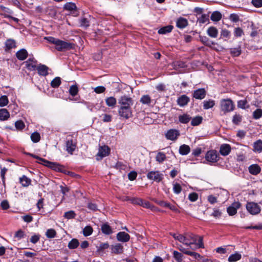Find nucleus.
I'll list each match as a JSON object with an SVG mask.
<instances>
[{"instance_id":"1","label":"nucleus","mask_w":262,"mask_h":262,"mask_svg":"<svg viewBox=\"0 0 262 262\" xmlns=\"http://www.w3.org/2000/svg\"><path fill=\"white\" fill-rule=\"evenodd\" d=\"M43 39L49 43L53 44L55 49L59 52H64L74 48L73 43L52 36H46Z\"/></svg>"},{"instance_id":"2","label":"nucleus","mask_w":262,"mask_h":262,"mask_svg":"<svg viewBox=\"0 0 262 262\" xmlns=\"http://www.w3.org/2000/svg\"><path fill=\"white\" fill-rule=\"evenodd\" d=\"M220 107L224 114L231 112L234 110V105L231 99H222L220 101Z\"/></svg>"},{"instance_id":"3","label":"nucleus","mask_w":262,"mask_h":262,"mask_svg":"<svg viewBox=\"0 0 262 262\" xmlns=\"http://www.w3.org/2000/svg\"><path fill=\"white\" fill-rule=\"evenodd\" d=\"M147 178L148 180L159 183L163 179L164 175L162 172L158 170H152L147 173Z\"/></svg>"},{"instance_id":"4","label":"nucleus","mask_w":262,"mask_h":262,"mask_svg":"<svg viewBox=\"0 0 262 262\" xmlns=\"http://www.w3.org/2000/svg\"><path fill=\"white\" fill-rule=\"evenodd\" d=\"M246 207L247 211L252 215L257 214L261 211L260 206L257 203L253 202H248Z\"/></svg>"},{"instance_id":"5","label":"nucleus","mask_w":262,"mask_h":262,"mask_svg":"<svg viewBox=\"0 0 262 262\" xmlns=\"http://www.w3.org/2000/svg\"><path fill=\"white\" fill-rule=\"evenodd\" d=\"M34 158L38 159L39 160L38 162L43 165L50 167L54 170L60 169V165L56 163L49 162L36 155L34 156Z\"/></svg>"},{"instance_id":"6","label":"nucleus","mask_w":262,"mask_h":262,"mask_svg":"<svg viewBox=\"0 0 262 262\" xmlns=\"http://www.w3.org/2000/svg\"><path fill=\"white\" fill-rule=\"evenodd\" d=\"M205 159L208 162H216L219 160V154L216 150H209L207 152L205 155Z\"/></svg>"},{"instance_id":"7","label":"nucleus","mask_w":262,"mask_h":262,"mask_svg":"<svg viewBox=\"0 0 262 262\" xmlns=\"http://www.w3.org/2000/svg\"><path fill=\"white\" fill-rule=\"evenodd\" d=\"M118 103L120 107H131L133 104V100L132 98L124 95L120 97Z\"/></svg>"},{"instance_id":"8","label":"nucleus","mask_w":262,"mask_h":262,"mask_svg":"<svg viewBox=\"0 0 262 262\" xmlns=\"http://www.w3.org/2000/svg\"><path fill=\"white\" fill-rule=\"evenodd\" d=\"M118 113L120 117L128 119L132 116L131 107H120Z\"/></svg>"},{"instance_id":"9","label":"nucleus","mask_w":262,"mask_h":262,"mask_svg":"<svg viewBox=\"0 0 262 262\" xmlns=\"http://www.w3.org/2000/svg\"><path fill=\"white\" fill-rule=\"evenodd\" d=\"M110 152V149L108 146L104 145L100 146L99 148L98 152L96 155L97 160H101L103 157L108 156Z\"/></svg>"},{"instance_id":"10","label":"nucleus","mask_w":262,"mask_h":262,"mask_svg":"<svg viewBox=\"0 0 262 262\" xmlns=\"http://www.w3.org/2000/svg\"><path fill=\"white\" fill-rule=\"evenodd\" d=\"M180 134L178 130L170 129L165 133V137L167 140L175 141L177 139Z\"/></svg>"},{"instance_id":"11","label":"nucleus","mask_w":262,"mask_h":262,"mask_svg":"<svg viewBox=\"0 0 262 262\" xmlns=\"http://www.w3.org/2000/svg\"><path fill=\"white\" fill-rule=\"evenodd\" d=\"M178 249L183 253L191 256L194 259L198 260L199 258H201V256L200 254L195 252L189 251L184 247H183L182 245H179L178 246Z\"/></svg>"},{"instance_id":"12","label":"nucleus","mask_w":262,"mask_h":262,"mask_svg":"<svg viewBox=\"0 0 262 262\" xmlns=\"http://www.w3.org/2000/svg\"><path fill=\"white\" fill-rule=\"evenodd\" d=\"M241 204L238 202H235L227 209V211L229 215L232 216L237 213V210L240 208Z\"/></svg>"},{"instance_id":"13","label":"nucleus","mask_w":262,"mask_h":262,"mask_svg":"<svg viewBox=\"0 0 262 262\" xmlns=\"http://www.w3.org/2000/svg\"><path fill=\"white\" fill-rule=\"evenodd\" d=\"M26 68L30 71L36 70L37 61L34 58H30L24 62Z\"/></svg>"},{"instance_id":"14","label":"nucleus","mask_w":262,"mask_h":262,"mask_svg":"<svg viewBox=\"0 0 262 262\" xmlns=\"http://www.w3.org/2000/svg\"><path fill=\"white\" fill-rule=\"evenodd\" d=\"M173 237L175 239L178 240L184 245L191 247L189 242V239L186 237V235L173 234Z\"/></svg>"},{"instance_id":"15","label":"nucleus","mask_w":262,"mask_h":262,"mask_svg":"<svg viewBox=\"0 0 262 262\" xmlns=\"http://www.w3.org/2000/svg\"><path fill=\"white\" fill-rule=\"evenodd\" d=\"M76 143L72 139H69L66 142V150L68 153L72 154L75 150Z\"/></svg>"},{"instance_id":"16","label":"nucleus","mask_w":262,"mask_h":262,"mask_svg":"<svg viewBox=\"0 0 262 262\" xmlns=\"http://www.w3.org/2000/svg\"><path fill=\"white\" fill-rule=\"evenodd\" d=\"M206 95V92L204 89H199L194 91L193 97L196 99H203Z\"/></svg>"},{"instance_id":"17","label":"nucleus","mask_w":262,"mask_h":262,"mask_svg":"<svg viewBox=\"0 0 262 262\" xmlns=\"http://www.w3.org/2000/svg\"><path fill=\"white\" fill-rule=\"evenodd\" d=\"M116 237L118 241L124 243L129 240L130 236L125 232H119L117 233Z\"/></svg>"},{"instance_id":"18","label":"nucleus","mask_w":262,"mask_h":262,"mask_svg":"<svg viewBox=\"0 0 262 262\" xmlns=\"http://www.w3.org/2000/svg\"><path fill=\"white\" fill-rule=\"evenodd\" d=\"M231 151V147L229 144H224L220 147V154L224 156H227Z\"/></svg>"},{"instance_id":"19","label":"nucleus","mask_w":262,"mask_h":262,"mask_svg":"<svg viewBox=\"0 0 262 262\" xmlns=\"http://www.w3.org/2000/svg\"><path fill=\"white\" fill-rule=\"evenodd\" d=\"M207 34L210 37L216 38L219 34V31L216 28L211 26L207 30Z\"/></svg>"},{"instance_id":"20","label":"nucleus","mask_w":262,"mask_h":262,"mask_svg":"<svg viewBox=\"0 0 262 262\" xmlns=\"http://www.w3.org/2000/svg\"><path fill=\"white\" fill-rule=\"evenodd\" d=\"M48 67L43 64H39L36 69L39 75L46 76L48 74Z\"/></svg>"},{"instance_id":"21","label":"nucleus","mask_w":262,"mask_h":262,"mask_svg":"<svg viewBox=\"0 0 262 262\" xmlns=\"http://www.w3.org/2000/svg\"><path fill=\"white\" fill-rule=\"evenodd\" d=\"M16 56L19 60H24L28 56V52L26 49H22L16 52Z\"/></svg>"},{"instance_id":"22","label":"nucleus","mask_w":262,"mask_h":262,"mask_svg":"<svg viewBox=\"0 0 262 262\" xmlns=\"http://www.w3.org/2000/svg\"><path fill=\"white\" fill-rule=\"evenodd\" d=\"M249 172L253 175H257L260 171V167L257 164H252L249 168Z\"/></svg>"},{"instance_id":"23","label":"nucleus","mask_w":262,"mask_h":262,"mask_svg":"<svg viewBox=\"0 0 262 262\" xmlns=\"http://www.w3.org/2000/svg\"><path fill=\"white\" fill-rule=\"evenodd\" d=\"M189 101V98L186 95H182L177 100L178 104L181 106H184L187 104Z\"/></svg>"},{"instance_id":"24","label":"nucleus","mask_w":262,"mask_h":262,"mask_svg":"<svg viewBox=\"0 0 262 262\" xmlns=\"http://www.w3.org/2000/svg\"><path fill=\"white\" fill-rule=\"evenodd\" d=\"M112 252L115 254H118L123 252V246L120 244H116L113 245L111 248Z\"/></svg>"},{"instance_id":"25","label":"nucleus","mask_w":262,"mask_h":262,"mask_svg":"<svg viewBox=\"0 0 262 262\" xmlns=\"http://www.w3.org/2000/svg\"><path fill=\"white\" fill-rule=\"evenodd\" d=\"M101 229L102 233L104 234L110 235L113 233L112 228L107 223L102 224Z\"/></svg>"},{"instance_id":"26","label":"nucleus","mask_w":262,"mask_h":262,"mask_svg":"<svg viewBox=\"0 0 262 262\" xmlns=\"http://www.w3.org/2000/svg\"><path fill=\"white\" fill-rule=\"evenodd\" d=\"M140 101L143 104L149 106L152 102V100L148 95H144L141 97Z\"/></svg>"},{"instance_id":"27","label":"nucleus","mask_w":262,"mask_h":262,"mask_svg":"<svg viewBox=\"0 0 262 262\" xmlns=\"http://www.w3.org/2000/svg\"><path fill=\"white\" fill-rule=\"evenodd\" d=\"M253 151L260 153L262 151V141L258 140L253 143Z\"/></svg>"},{"instance_id":"28","label":"nucleus","mask_w":262,"mask_h":262,"mask_svg":"<svg viewBox=\"0 0 262 262\" xmlns=\"http://www.w3.org/2000/svg\"><path fill=\"white\" fill-rule=\"evenodd\" d=\"M190 151V147L186 144H183L179 148V153L181 155H187Z\"/></svg>"},{"instance_id":"29","label":"nucleus","mask_w":262,"mask_h":262,"mask_svg":"<svg viewBox=\"0 0 262 262\" xmlns=\"http://www.w3.org/2000/svg\"><path fill=\"white\" fill-rule=\"evenodd\" d=\"M241 258L242 255L238 252H235L229 256L228 260L229 262H235L240 260Z\"/></svg>"},{"instance_id":"30","label":"nucleus","mask_w":262,"mask_h":262,"mask_svg":"<svg viewBox=\"0 0 262 262\" xmlns=\"http://www.w3.org/2000/svg\"><path fill=\"white\" fill-rule=\"evenodd\" d=\"M188 25L187 20L185 18L181 17L177 21V26L181 29L184 28Z\"/></svg>"},{"instance_id":"31","label":"nucleus","mask_w":262,"mask_h":262,"mask_svg":"<svg viewBox=\"0 0 262 262\" xmlns=\"http://www.w3.org/2000/svg\"><path fill=\"white\" fill-rule=\"evenodd\" d=\"M105 102L108 106L114 107L116 104L117 101L114 97H109L106 98Z\"/></svg>"},{"instance_id":"32","label":"nucleus","mask_w":262,"mask_h":262,"mask_svg":"<svg viewBox=\"0 0 262 262\" xmlns=\"http://www.w3.org/2000/svg\"><path fill=\"white\" fill-rule=\"evenodd\" d=\"M9 116V113L6 109L3 108L0 110V120H7Z\"/></svg>"},{"instance_id":"33","label":"nucleus","mask_w":262,"mask_h":262,"mask_svg":"<svg viewBox=\"0 0 262 262\" xmlns=\"http://www.w3.org/2000/svg\"><path fill=\"white\" fill-rule=\"evenodd\" d=\"M173 29V26L171 25L167 26L160 28L158 30V33L161 34H165L170 32Z\"/></svg>"},{"instance_id":"34","label":"nucleus","mask_w":262,"mask_h":262,"mask_svg":"<svg viewBox=\"0 0 262 262\" xmlns=\"http://www.w3.org/2000/svg\"><path fill=\"white\" fill-rule=\"evenodd\" d=\"M20 183L24 187H27L31 184V180L26 176H23L19 178Z\"/></svg>"},{"instance_id":"35","label":"nucleus","mask_w":262,"mask_h":262,"mask_svg":"<svg viewBox=\"0 0 262 262\" xmlns=\"http://www.w3.org/2000/svg\"><path fill=\"white\" fill-rule=\"evenodd\" d=\"M79 245V243L77 239L73 238L68 244V248L70 249H74L76 248Z\"/></svg>"},{"instance_id":"36","label":"nucleus","mask_w":262,"mask_h":262,"mask_svg":"<svg viewBox=\"0 0 262 262\" xmlns=\"http://www.w3.org/2000/svg\"><path fill=\"white\" fill-rule=\"evenodd\" d=\"M210 18L213 21H219L222 18V14L218 11L213 12L211 15Z\"/></svg>"},{"instance_id":"37","label":"nucleus","mask_w":262,"mask_h":262,"mask_svg":"<svg viewBox=\"0 0 262 262\" xmlns=\"http://www.w3.org/2000/svg\"><path fill=\"white\" fill-rule=\"evenodd\" d=\"M215 105V101L213 100H209L208 101H204L203 102V108L205 110L213 107Z\"/></svg>"},{"instance_id":"38","label":"nucleus","mask_w":262,"mask_h":262,"mask_svg":"<svg viewBox=\"0 0 262 262\" xmlns=\"http://www.w3.org/2000/svg\"><path fill=\"white\" fill-rule=\"evenodd\" d=\"M186 237L189 239V242L191 246L195 244L197 241V236L192 233H187L185 234Z\"/></svg>"},{"instance_id":"39","label":"nucleus","mask_w":262,"mask_h":262,"mask_svg":"<svg viewBox=\"0 0 262 262\" xmlns=\"http://www.w3.org/2000/svg\"><path fill=\"white\" fill-rule=\"evenodd\" d=\"M190 119L191 117L187 114L180 115L179 117V121L182 123H187L190 121Z\"/></svg>"},{"instance_id":"40","label":"nucleus","mask_w":262,"mask_h":262,"mask_svg":"<svg viewBox=\"0 0 262 262\" xmlns=\"http://www.w3.org/2000/svg\"><path fill=\"white\" fill-rule=\"evenodd\" d=\"M158 203L160 206H161L162 207H165L169 208L171 210H173V211L177 210L176 207L174 206L171 205L169 203H168L166 202L160 201Z\"/></svg>"},{"instance_id":"41","label":"nucleus","mask_w":262,"mask_h":262,"mask_svg":"<svg viewBox=\"0 0 262 262\" xmlns=\"http://www.w3.org/2000/svg\"><path fill=\"white\" fill-rule=\"evenodd\" d=\"M173 257L177 262H182L183 255L181 253L177 251L173 252Z\"/></svg>"},{"instance_id":"42","label":"nucleus","mask_w":262,"mask_h":262,"mask_svg":"<svg viewBox=\"0 0 262 262\" xmlns=\"http://www.w3.org/2000/svg\"><path fill=\"white\" fill-rule=\"evenodd\" d=\"M166 155L162 152H159L156 157V160L159 163H162L166 159Z\"/></svg>"},{"instance_id":"43","label":"nucleus","mask_w":262,"mask_h":262,"mask_svg":"<svg viewBox=\"0 0 262 262\" xmlns=\"http://www.w3.org/2000/svg\"><path fill=\"white\" fill-rule=\"evenodd\" d=\"M61 84V80L60 78L59 77H56L54 79H53L51 82V85L53 88H57Z\"/></svg>"},{"instance_id":"44","label":"nucleus","mask_w":262,"mask_h":262,"mask_svg":"<svg viewBox=\"0 0 262 262\" xmlns=\"http://www.w3.org/2000/svg\"><path fill=\"white\" fill-rule=\"evenodd\" d=\"M253 118L257 120L262 117V110L260 108H257L253 112Z\"/></svg>"},{"instance_id":"45","label":"nucleus","mask_w":262,"mask_h":262,"mask_svg":"<svg viewBox=\"0 0 262 262\" xmlns=\"http://www.w3.org/2000/svg\"><path fill=\"white\" fill-rule=\"evenodd\" d=\"M31 139L34 143H37L40 141V136L37 132H34L31 135Z\"/></svg>"},{"instance_id":"46","label":"nucleus","mask_w":262,"mask_h":262,"mask_svg":"<svg viewBox=\"0 0 262 262\" xmlns=\"http://www.w3.org/2000/svg\"><path fill=\"white\" fill-rule=\"evenodd\" d=\"M93 228L90 226H86L83 230V234L85 236H88L92 234Z\"/></svg>"},{"instance_id":"47","label":"nucleus","mask_w":262,"mask_h":262,"mask_svg":"<svg viewBox=\"0 0 262 262\" xmlns=\"http://www.w3.org/2000/svg\"><path fill=\"white\" fill-rule=\"evenodd\" d=\"M202 121V117L200 116H196L192 119L191 124L193 126H196L199 125Z\"/></svg>"},{"instance_id":"48","label":"nucleus","mask_w":262,"mask_h":262,"mask_svg":"<svg viewBox=\"0 0 262 262\" xmlns=\"http://www.w3.org/2000/svg\"><path fill=\"white\" fill-rule=\"evenodd\" d=\"M78 92V89L76 85H73L70 86L69 89V93L72 96H76Z\"/></svg>"},{"instance_id":"49","label":"nucleus","mask_w":262,"mask_h":262,"mask_svg":"<svg viewBox=\"0 0 262 262\" xmlns=\"http://www.w3.org/2000/svg\"><path fill=\"white\" fill-rule=\"evenodd\" d=\"M6 47L8 49H11L15 47V42L13 39H8L5 43Z\"/></svg>"},{"instance_id":"50","label":"nucleus","mask_w":262,"mask_h":262,"mask_svg":"<svg viewBox=\"0 0 262 262\" xmlns=\"http://www.w3.org/2000/svg\"><path fill=\"white\" fill-rule=\"evenodd\" d=\"M76 216V213L74 211L71 210L69 211L66 212L63 216L67 219H74Z\"/></svg>"},{"instance_id":"51","label":"nucleus","mask_w":262,"mask_h":262,"mask_svg":"<svg viewBox=\"0 0 262 262\" xmlns=\"http://www.w3.org/2000/svg\"><path fill=\"white\" fill-rule=\"evenodd\" d=\"M56 232L54 229H50L47 230L46 235L48 238H54L56 235Z\"/></svg>"},{"instance_id":"52","label":"nucleus","mask_w":262,"mask_h":262,"mask_svg":"<svg viewBox=\"0 0 262 262\" xmlns=\"http://www.w3.org/2000/svg\"><path fill=\"white\" fill-rule=\"evenodd\" d=\"M8 99L6 96H3L0 97V106H5L8 103Z\"/></svg>"},{"instance_id":"53","label":"nucleus","mask_w":262,"mask_h":262,"mask_svg":"<svg viewBox=\"0 0 262 262\" xmlns=\"http://www.w3.org/2000/svg\"><path fill=\"white\" fill-rule=\"evenodd\" d=\"M242 120V116L239 114H235L233 117L232 121L234 124H238Z\"/></svg>"},{"instance_id":"54","label":"nucleus","mask_w":262,"mask_h":262,"mask_svg":"<svg viewBox=\"0 0 262 262\" xmlns=\"http://www.w3.org/2000/svg\"><path fill=\"white\" fill-rule=\"evenodd\" d=\"M76 6L75 4L72 3H68L65 4L64 8L67 10L72 11L75 10Z\"/></svg>"},{"instance_id":"55","label":"nucleus","mask_w":262,"mask_h":262,"mask_svg":"<svg viewBox=\"0 0 262 262\" xmlns=\"http://www.w3.org/2000/svg\"><path fill=\"white\" fill-rule=\"evenodd\" d=\"M221 36L224 38H229L230 36V32L227 29H223L221 32Z\"/></svg>"},{"instance_id":"56","label":"nucleus","mask_w":262,"mask_h":262,"mask_svg":"<svg viewBox=\"0 0 262 262\" xmlns=\"http://www.w3.org/2000/svg\"><path fill=\"white\" fill-rule=\"evenodd\" d=\"M231 54L234 56H238L241 54V51L239 48L230 49Z\"/></svg>"},{"instance_id":"57","label":"nucleus","mask_w":262,"mask_h":262,"mask_svg":"<svg viewBox=\"0 0 262 262\" xmlns=\"http://www.w3.org/2000/svg\"><path fill=\"white\" fill-rule=\"evenodd\" d=\"M15 126L16 128V129L21 130L25 127V124L21 120L17 121L15 123Z\"/></svg>"},{"instance_id":"58","label":"nucleus","mask_w":262,"mask_h":262,"mask_svg":"<svg viewBox=\"0 0 262 262\" xmlns=\"http://www.w3.org/2000/svg\"><path fill=\"white\" fill-rule=\"evenodd\" d=\"M173 190L175 193L179 194L182 190L181 186L180 184L176 183L173 184Z\"/></svg>"},{"instance_id":"59","label":"nucleus","mask_w":262,"mask_h":262,"mask_svg":"<svg viewBox=\"0 0 262 262\" xmlns=\"http://www.w3.org/2000/svg\"><path fill=\"white\" fill-rule=\"evenodd\" d=\"M109 247V244L108 243H101L98 247L97 249L98 251H103L105 249H107Z\"/></svg>"},{"instance_id":"60","label":"nucleus","mask_w":262,"mask_h":262,"mask_svg":"<svg viewBox=\"0 0 262 262\" xmlns=\"http://www.w3.org/2000/svg\"><path fill=\"white\" fill-rule=\"evenodd\" d=\"M234 35L236 37H241L244 34L243 30L239 28H236L234 31Z\"/></svg>"},{"instance_id":"61","label":"nucleus","mask_w":262,"mask_h":262,"mask_svg":"<svg viewBox=\"0 0 262 262\" xmlns=\"http://www.w3.org/2000/svg\"><path fill=\"white\" fill-rule=\"evenodd\" d=\"M208 21H209L208 16L205 14L202 15L199 19V21L201 24H204Z\"/></svg>"},{"instance_id":"62","label":"nucleus","mask_w":262,"mask_h":262,"mask_svg":"<svg viewBox=\"0 0 262 262\" xmlns=\"http://www.w3.org/2000/svg\"><path fill=\"white\" fill-rule=\"evenodd\" d=\"M189 199L191 202H194L198 199V194L195 192L191 193L189 195Z\"/></svg>"},{"instance_id":"63","label":"nucleus","mask_w":262,"mask_h":262,"mask_svg":"<svg viewBox=\"0 0 262 262\" xmlns=\"http://www.w3.org/2000/svg\"><path fill=\"white\" fill-rule=\"evenodd\" d=\"M80 26L83 27H88L89 26V22L85 18H82L80 20Z\"/></svg>"},{"instance_id":"64","label":"nucleus","mask_w":262,"mask_h":262,"mask_svg":"<svg viewBox=\"0 0 262 262\" xmlns=\"http://www.w3.org/2000/svg\"><path fill=\"white\" fill-rule=\"evenodd\" d=\"M208 201L211 204H213L217 202V198L212 195H209L207 197Z\"/></svg>"}]
</instances>
